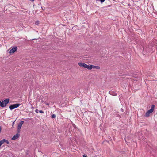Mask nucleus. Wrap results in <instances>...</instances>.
<instances>
[{
    "label": "nucleus",
    "instance_id": "nucleus-1",
    "mask_svg": "<svg viewBox=\"0 0 157 157\" xmlns=\"http://www.w3.org/2000/svg\"><path fill=\"white\" fill-rule=\"evenodd\" d=\"M78 64L81 67L90 70V65L89 66L84 63L81 62L79 63Z\"/></svg>",
    "mask_w": 157,
    "mask_h": 157
},
{
    "label": "nucleus",
    "instance_id": "nucleus-2",
    "mask_svg": "<svg viewBox=\"0 0 157 157\" xmlns=\"http://www.w3.org/2000/svg\"><path fill=\"white\" fill-rule=\"evenodd\" d=\"M20 105V104H14L10 106L9 108L10 109L12 110L14 108H17Z\"/></svg>",
    "mask_w": 157,
    "mask_h": 157
},
{
    "label": "nucleus",
    "instance_id": "nucleus-3",
    "mask_svg": "<svg viewBox=\"0 0 157 157\" xmlns=\"http://www.w3.org/2000/svg\"><path fill=\"white\" fill-rule=\"evenodd\" d=\"M24 123V121H21L19 123L17 126V132L19 133L20 131V129L22 127V124Z\"/></svg>",
    "mask_w": 157,
    "mask_h": 157
},
{
    "label": "nucleus",
    "instance_id": "nucleus-4",
    "mask_svg": "<svg viewBox=\"0 0 157 157\" xmlns=\"http://www.w3.org/2000/svg\"><path fill=\"white\" fill-rule=\"evenodd\" d=\"M17 47H13L10 51L9 53L10 54L14 53L17 50Z\"/></svg>",
    "mask_w": 157,
    "mask_h": 157
},
{
    "label": "nucleus",
    "instance_id": "nucleus-5",
    "mask_svg": "<svg viewBox=\"0 0 157 157\" xmlns=\"http://www.w3.org/2000/svg\"><path fill=\"white\" fill-rule=\"evenodd\" d=\"M90 70L92 68L96 69H100V67L98 66H94L93 65H90Z\"/></svg>",
    "mask_w": 157,
    "mask_h": 157
},
{
    "label": "nucleus",
    "instance_id": "nucleus-6",
    "mask_svg": "<svg viewBox=\"0 0 157 157\" xmlns=\"http://www.w3.org/2000/svg\"><path fill=\"white\" fill-rule=\"evenodd\" d=\"M19 136L20 134L18 133H17L13 136L12 138V140H15L18 138L19 137Z\"/></svg>",
    "mask_w": 157,
    "mask_h": 157
},
{
    "label": "nucleus",
    "instance_id": "nucleus-7",
    "mask_svg": "<svg viewBox=\"0 0 157 157\" xmlns=\"http://www.w3.org/2000/svg\"><path fill=\"white\" fill-rule=\"evenodd\" d=\"M9 99L7 98L5 100L3 101L4 103V106L5 107L6 105L9 103Z\"/></svg>",
    "mask_w": 157,
    "mask_h": 157
},
{
    "label": "nucleus",
    "instance_id": "nucleus-8",
    "mask_svg": "<svg viewBox=\"0 0 157 157\" xmlns=\"http://www.w3.org/2000/svg\"><path fill=\"white\" fill-rule=\"evenodd\" d=\"M155 108V105H151V109L148 110L149 112H150L151 113H152L154 111Z\"/></svg>",
    "mask_w": 157,
    "mask_h": 157
},
{
    "label": "nucleus",
    "instance_id": "nucleus-9",
    "mask_svg": "<svg viewBox=\"0 0 157 157\" xmlns=\"http://www.w3.org/2000/svg\"><path fill=\"white\" fill-rule=\"evenodd\" d=\"M155 108V105H151V109L148 110L149 112H150L151 113H152L154 111Z\"/></svg>",
    "mask_w": 157,
    "mask_h": 157
},
{
    "label": "nucleus",
    "instance_id": "nucleus-10",
    "mask_svg": "<svg viewBox=\"0 0 157 157\" xmlns=\"http://www.w3.org/2000/svg\"><path fill=\"white\" fill-rule=\"evenodd\" d=\"M109 94L113 96H116L117 95V94L113 91H109Z\"/></svg>",
    "mask_w": 157,
    "mask_h": 157
},
{
    "label": "nucleus",
    "instance_id": "nucleus-11",
    "mask_svg": "<svg viewBox=\"0 0 157 157\" xmlns=\"http://www.w3.org/2000/svg\"><path fill=\"white\" fill-rule=\"evenodd\" d=\"M0 106L2 107H5V106H4V103L3 102V101L2 102L0 101Z\"/></svg>",
    "mask_w": 157,
    "mask_h": 157
},
{
    "label": "nucleus",
    "instance_id": "nucleus-12",
    "mask_svg": "<svg viewBox=\"0 0 157 157\" xmlns=\"http://www.w3.org/2000/svg\"><path fill=\"white\" fill-rule=\"evenodd\" d=\"M151 113L149 112V111H148L146 113V114H145V116L146 117H148V116H149V115Z\"/></svg>",
    "mask_w": 157,
    "mask_h": 157
},
{
    "label": "nucleus",
    "instance_id": "nucleus-13",
    "mask_svg": "<svg viewBox=\"0 0 157 157\" xmlns=\"http://www.w3.org/2000/svg\"><path fill=\"white\" fill-rule=\"evenodd\" d=\"M2 140L3 141L4 143L5 142L6 143H7V144H9V142L6 139H3V140Z\"/></svg>",
    "mask_w": 157,
    "mask_h": 157
},
{
    "label": "nucleus",
    "instance_id": "nucleus-14",
    "mask_svg": "<svg viewBox=\"0 0 157 157\" xmlns=\"http://www.w3.org/2000/svg\"><path fill=\"white\" fill-rule=\"evenodd\" d=\"M4 143L3 141L2 140L0 141V147Z\"/></svg>",
    "mask_w": 157,
    "mask_h": 157
},
{
    "label": "nucleus",
    "instance_id": "nucleus-15",
    "mask_svg": "<svg viewBox=\"0 0 157 157\" xmlns=\"http://www.w3.org/2000/svg\"><path fill=\"white\" fill-rule=\"evenodd\" d=\"M4 143L3 141L2 140L0 141V147Z\"/></svg>",
    "mask_w": 157,
    "mask_h": 157
},
{
    "label": "nucleus",
    "instance_id": "nucleus-16",
    "mask_svg": "<svg viewBox=\"0 0 157 157\" xmlns=\"http://www.w3.org/2000/svg\"><path fill=\"white\" fill-rule=\"evenodd\" d=\"M56 117V116L55 114H52L51 116V117L52 118H55Z\"/></svg>",
    "mask_w": 157,
    "mask_h": 157
},
{
    "label": "nucleus",
    "instance_id": "nucleus-17",
    "mask_svg": "<svg viewBox=\"0 0 157 157\" xmlns=\"http://www.w3.org/2000/svg\"><path fill=\"white\" fill-rule=\"evenodd\" d=\"M39 112L41 113H44V112L42 110H39Z\"/></svg>",
    "mask_w": 157,
    "mask_h": 157
},
{
    "label": "nucleus",
    "instance_id": "nucleus-18",
    "mask_svg": "<svg viewBox=\"0 0 157 157\" xmlns=\"http://www.w3.org/2000/svg\"><path fill=\"white\" fill-rule=\"evenodd\" d=\"M105 0H100V1L101 2V3H102Z\"/></svg>",
    "mask_w": 157,
    "mask_h": 157
},
{
    "label": "nucleus",
    "instance_id": "nucleus-19",
    "mask_svg": "<svg viewBox=\"0 0 157 157\" xmlns=\"http://www.w3.org/2000/svg\"><path fill=\"white\" fill-rule=\"evenodd\" d=\"M39 110L38 109H36V110H35V112L37 113H38V112H39Z\"/></svg>",
    "mask_w": 157,
    "mask_h": 157
},
{
    "label": "nucleus",
    "instance_id": "nucleus-20",
    "mask_svg": "<svg viewBox=\"0 0 157 157\" xmlns=\"http://www.w3.org/2000/svg\"><path fill=\"white\" fill-rule=\"evenodd\" d=\"M120 110L121 111H122V112H124V110H123V109L122 108H121L120 109Z\"/></svg>",
    "mask_w": 157,
    "mask_h": 157
},
{
    "label": "nucleus",
    "instance_id": "nucleus-21",
    "mask_svg": "<svg viewBox=\"0 0 157 157\" xmlns=\"http://www.w3.org/2000/svg\"><path fill=\"white\" fill-rule=\"evenodd\" d=\"M83 157H87L86 155H83Z\"/></svg>",
    "mask_w": 157,
    "mask_h": 157
},
{
    "label": "nucleus",
    "instance_id": "nucleus-22",
    "mask_svg": "<svg viewBox=\"0 0 157 157\" xmlns=\"http://www.w3.org/2000/svg\"><path fill=\"white\" fill-rule=\"evenodd\" d=\"M39 21H37V22H36V24H39Z\"/></svg>",
    "mask_w": 157,
    "mask_h": 157
},
{
    "label": "nucleus",
    "instance_id": "nucleus-23",
    "mask_svg": "<svg viewBox=\"0 0 157 157\" xmlns=\"http://www.w3.org/2000/svg\"><path fill=\"white\" fill-rule=\"evenodd\" d=\"M46 105H49V104H48V103H46Z\"/></svg>",
    "mask_w": 157,
    "mask_h": 157
},
{
    "label": "nucleus",
    "instance_id": "nucleus-24",
    "mask_svg": "<svg viewBox=\"0 0 157 157\" xmlns=\"http://www.w3.org/2000/svg\"><path fill=\"white\" fill-rule=\"evenodd\" d=\"M14 123V122H13V124Z\"/></svg>",
    "mask_w": 157,
    "mask_h": 157
}]
</instances>
